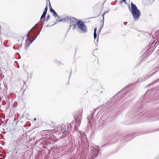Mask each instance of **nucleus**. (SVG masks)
<instances>
[{
	"instance_id": "5",
	"label": "nucleus",
	"mask_w": 159,
	"mask_h": 159,
	"mask_svg": "<svg viewBox=\"0 0 159 159\" xmlns=\"http://www.w3.org/2000/svg\"><path fill=\"white\" fill-rule=\"evenodd\" d=\"M49 7H50V10L51 12L53 13V15L56 17L57 18V19L58 20L59 19V16L57 15L56 12L54 11V10L52 8L50 3L49 2Z\"/></svg>"
},
{
	"instance_id": "14",
	"label": "nucleus",
	"mask_w": 159,
	"mask_h": 159,
	"mask_svg": "<svg viewBox=\"0 0 159 159\" xmlns=\"http://www.w3.org/2000/svg\"><path fill=\"white\" fill-rule=\"evenodd\" d=\"M28 35H29V33L27 35V37H28Z\"/></svg>"
},
{
	"instance_id": "3",
	"label": "nucleus",
	"mask_w": 159,
	"mask_h": 159,
	"mask_svg": "<svg viewBox=\"0 0 159 159\" xmlns=\"http://www.w3.org/2000/svg\"><path fill=\"white\" fill-rule=\"evenodd\" d=\"M77 25L79 29L82 31L84 32H86V27L83 22L79 21L77 22Z\"/></svg>"
},
{
	"instance_id": "10",
	"label": "nucleus",
	"mask_w": 159,
	"mask_h": 159,
	"mask_svg": "<svg viewBox=\"0 0 159 159\" xmlns=\"http://www.w3.org/2000/svg\"><path fill=\"white\" fill-rule=\"evenodd\" d=\"M25 153L23 155H22L21 157L22 159H24L25 158Z\"/></svg>"
},
{
	"instance_id": "6",
	"label": "nucleus",
	"mask_w": 159,
	"mask_h": 159,
	"mask_svg": "<svg viewBox=\"0 0 159 159\" xmlns=\"http://www.w3.org/2000/svg\"><path fill=\"white\" fill-rule=\"evenodd\" d=\"M72 19L71 20L70 22V26H75L76 24H77V20L74 17H73Z\"/></svg>"
},
{
	"instance_id": "13",
	"label": "nucleus",
	"mask_w": 159,
	"mask_h": 159,
	"mask_svg": "<svg viewBox=\"0 0 159 159\" xmlns=\"http://www.w3.org/2000/svg\"><path fill=\"white\" fill-rule=\"evenodd\" d=\"M26 42H27V41H29V39H28L27 40H26Z\"/></svg>"
},
{
	"instance_id": "15",
	"label": "nucleus",
	"mask_w": 159,
	"mask_h": 159,
	"mask_svg": "<svg viewBox=\"0 0 159 159\" xmlns=\"http://www.w3.org/2000/svg\"><path fill=\"white\" fill-rule=\"evenodd\" d=\"M34 120H36V118H35L34 119Z\"/></svg>"
},
{
	"instance_id": "1",
	"label": "nucleus",
	"mask_w": 159,
	"mask_h": 159,
	"mask_svg": "<svg viewBox=\"0 0 159 159\" xmlns=\"http://www.w3.org/2000/svg\"><path fill=\"white\" fill-rule=\"evenodd\" d=\"M131 12L134 19H138L140 15V12L138 9L135 5L133 3L131 4Z\"/></svg>"
},
{
	"instance_id": "2",
	"label": "nucleus",
	"mask_w": 159,
	"mask_h": 159,
	"mask_svg": "<svg viewBox=\"0 0 159 159\" xmlns=\"http://www.w3.org/2000/svg\"><path fill=\"white\" fill-rule=\"evenodd\" d=\"M45 125H49L50 127V129L44 130V131H48V132H50L51 131L55 130L57 129L55 123L51 120H48L47 123H45Z\"/></svg>"
},
{
	"instance_id": "7",
	"label": "nucleus",
	"mask_w": 159,
	"mask_h": 159,
	"mask_svg": "<svg viewBox=\"0 0 159 159\" xmlns=\"http://www.w3.org/2000/svg\"><path fill=\"white\" fill-rule=\"evenodd\" d=\"M48 3H47V5L46 6V7L44 9V11L43 12V14L41 16V19H42L45 17L47 13V11H48Z\"/></svg>"
},
{
	"instance_id": "16",
	"label": "nucleus",
	"mask_w": 159,
	"mask_h": 159,
	"mask_svg": "<svg viewBox=\"0 0 159 159\" xmlns=\"http://www.w3.org/2000/svg\"><path fill=\"white\" fill-rule=\"evenodd\" d=\"M32 42V41H31L30 42V43H31Z\"/></svg>"
},
{
	"instance_id": "12",
	"label": "nucleus",
	"mask_w": 159,
	"mask_h": 159,
	"mask_svg": "<svg viewBox=\"0 0 159 159\" xmlns=\"http://www.w3.org/2000/svg\"><path fill=\"white\" fill-rule=\"evenodd\" d=\"M106 13V12H104V13H103V15H102V16H103V19H104V16L105 15V14Z\"/></svg>"
},
{
	"instance_id": "11",
	"label": "nucleus",
	"mask_w": 159,
	"mask_h": 159,
	"mask_svg": "<svg viewBox=\"0 0 159 159\" xmlns=\"http://www.w3.org/2000/svg\"><path fill=\"white\" fill-rule=\"evenodd\" d=\"M50 18V15H48L47 16L46 18V20L47 21Z\"/></svg>"
},
{
	"instance_id": "8",
	"label": "nucleus",
	"mask_w": 159,
	"mask_h": 159,
	"mask_svg": "<svg viewBox=\"0 0 159 159\" xmlns=\"http://www.w3.org/2000/svg\"><path fill=\"white\" fill-rule=\"evenodd\" d=\"M73 17H67L66 18H64L65 20L66 21L70 22L71 20L72 19V18H73Z\"/></svg>"
},
{
	"instance_id": "9",
	"label": "nucleus",
	"mask_w": 159,
	"mask_h": 159,
	"mask_svg": "<svg viewBox=\"0 0 159 159\" xmlns=\"http://www.w3.org/2000/svg\"><path fill=\"white\" fill-rule=\"evenodd\" d=\"M96 30H97V28H96L94 29V39H95L97 37V34L96 33Z\"/></svg>"
},
{
	"instance_id": "4",
	"label": "nucleus",
	"mask_w": 159,
	"mask_h": 159,
	"mask_svg": "<svg viewBox=\"0 0 159 159\" xmlns=\"http://www.w3.org/2000/svg\"><path fill=\"white\" fill-rule=\"evenodd\" d=\"M63 126V124H62L61 125H59L58 126H57V129H55V130H57L59 132H61L63 131L62 132V133H63L66 129V128H65Z\"/></svg>"
}]
</instances>
